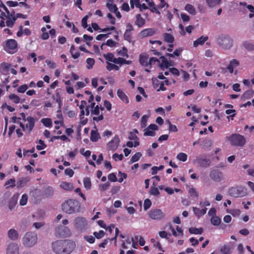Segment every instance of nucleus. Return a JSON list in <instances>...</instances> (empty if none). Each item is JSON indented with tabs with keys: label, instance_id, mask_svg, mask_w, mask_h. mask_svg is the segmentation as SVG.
Here are the masks:
<instances>
[{
	"label": "nucleus",
	"instance_id": "1",
	"mask_svg": "<svg viewBox=\"0 0 254 254\" xmlns=\"http://www.w3.org/2000/svg\"><path fill=\"white\" fill-rule=\"evenodd\" d=\"M75 248V244L70 240H58L52 243L53 251L56 254H70Z\"/></svg>",
	"mask_w": 254,
	"mask_h": 254
},
{
	"label": "nucleus",
	"instance_id": "2",
	"mask_svg": "<svg viewBox=\"0 0 254 254\" xmlns=\"http://www.w3.org/2000/svg\"><path fill=\"white\" fill-rule=\"evenodd\" d=\"M62 207L66 213L72 214L79 211L80 204L77 200L69 199L63 203Z\"/></svg>",
	"mask_w": 254,
	"mask_h": 254
},
{
	"label": "nucleus",
	"instance_id": "3",
	"mask_svg": "<svg viewBox=\"0 0 254 254\" xmlns=\"http://www.w3.org/2000/svg\"><path fill=\"white\" fill-rule=\"evenodd\" d=\"M217 44L224 50H229L233 46V39L228 35H221L217 38Z\"/></svg>",
	"mask_w": 254,
	"mask_h": 254
},
{
	"label": "nucleus",
	"instance_id": "4",
	"mask_svg": "<svg viewBox=\"0 0 254 254\" xmlns=\"http://www.w3.org/2000/svg\"><path fill=\"white\" fill-rule=\"evenodd\" d=\"M38 237L34 232H27L22 238V244L26 248H31L37 243Z\"/></svg>",
	"mask_w": 254,
	"mask_h": 254
},
{
	"label": "nucleus",
	"instance_id": "5",
	"mask_svg": "<svg viewBox=\"0 0 254 254\" xmlns=\"http://www.w3.org/2000/svg\"><path fill=\"white\" fill-rule=\"evenodd\" d=\"M228 193L230 196L235 198L243 197L247 194V190L242 186H238L229 189Z\"/></svg>",
	"mask_w": 254,
	"mask_h": 254
},
{
	"label": "nucleus",
	"instance_id": "6",
	"mask_svg": "<svg viewBox=\"0 0 254 254\" xmlns=\"http://www.w3.org/2000/svg\"><path fill=\"white\" fill-rule=\"evenodd\" d=\"M231 145L242 147L246 143L245 138L239 134H233L229 137Z\"/></svg>",
	"mask_w": 254,
	"mask_h": 254
},
{
	"label": "nucleus",
	"instance_id": "7",
	"mask_svg": "<svg viewBox=\"0 0 254 254\" xmlns=\"http://www.w3.org/2000/svg\"><path fill=\"white\" fill-rule=\"evenodd\" d=\"M73 225L75 229L79 231H82L86 229L88 222L85 218L77 217L74 220Z\"/></svg>",
	"mask_w": 254,
	"mask_h": 254
},
{
	"label": "nucleus",
	"instance_id": "8",
	"mask_svg": "<svg viewBox=\"0 0 254 254\" xmlns=\"http://www.w3.org/2000/svg\"><path fill=\"white\" fill-rule=\"evenodd\" d=\"M239 5L241 6L239 7V10L240 11L243 13L247 12V9H248L251 13L249 15L250 18H252L254 16V6L251 4H247L245 2H240Z\"/></svg>",
	"mask_w": 254,
	"mask_h": 254
},
{
	"label": "nucleus",
	"instance_id": "9",
	"mask_svg": "<svg viewBox=\"0 0 254 254\" xmlns=\"http://www.w3.org/2000/svg\"><path fill=\"white\" fill-rule=\"evenodd\" d=\"M210 179L215 182H220L223 179V174L217 169H212L209 173Z\"/></svg>",
	"mask_w": 254,
	"mask_h": 254
},
{
	"label": "nucleus",
	"instance_id": "10",
	"mask_svg": "<svg viewBox=\"0 0 254 254\" xmlns=\"http://www.w3.org/2000/svg\"><path fill=\"white\" fill-rule=\"evenodd\" d=\"M56 235L61 237H66L70 235V231L67 227L60 226L56 229Z\"/></svg>",
	"mask_w": 254,
	"mask_h": 254
},
{
	"label": "nucleus",
	"instance_id": "11",
	"mask_svg": "<svg viewBox=\"0 0 254 254\" xmlns=\"http://www.w3.org/2000/svg\"><path fill=\"white\" fill-rule=\"evenodd\" d=\"M17 43L14 39L7 40L6 43V51L9 53H14L17 51Z\"/></svg>",
	"mask_w": 254,
	"mask_h": 254
},
{
	"label": "nucleus",
	"instance_id": "12",
	"mask_svg": "<svg viewBox=\"0 0 254 254\" xmlns=\"http://www.w3.org/2000/svg\"><path fill=\"white\" fill-rule=\"evenodd\" d=\"M149 216L153 220H160L164 217V214L161 209H154L150 210Z\"/></svg>",
	"mask_w": 254,
	"mask_h": 254
},
{
	"label": "nucleus",
	"instance_id": "13",
	"mask_svg": "<svg viewBox=\"0 0 254 254\" xmlns=\"http://www.w3.org/2000/svg\"><path fill=\"white\" fill-rule=\"evenodd\" d=\"M6 254H19V247L15 243H10L6 248Z\"/></svg>",
	"mask_w": 254,
	"mask_h": 254
},
{
	"label": "nucleus",
	"instance_id": "14",
	"mask_svg": "<svg viewBox=\"0 0 254 254\" xmlns=\"http://www.w3.org/2000/svg\"><path fill=\"white\" fill-rule=\"evenodd\" d=\"M120 143V139L118 136L116 135L108 143L107 148L108 150L115 151L116 150Z\"/></svg>",
	"mask_w": 254,
	"mask_h": 254
},
{
	"label": "nucleus",
	"instance_id": "15",
	"mask_svg": "<svg viewBox=\"0 0 254 254\" xmlns=\"http://www.w3.org/2000/svg\"><path fill=\"white\" fill-rule=\"evenodd\" d=\"M7 236L9 239L12 241H16L19 238V234L15 229H10L7 232Z\"/></svg>",
	"mask_w": 254,
	"mask_h": 254
},
{
	"label": "nucleus",
	"instance_id": "16",
	"mask_svg": "<svg viewBox=\"0 0 254 254\" xmlns=\"http://www.w3.org/2000/svg\"><path fill=\"white\" fill-rule=\"evenodd\" d=\"M196 160L198 165L203 168H207L210 166V161L209 159L207 158H198Z\"/></svg>",
	"mask_w": 254,
	"mask_h": 254
},
{
	"label": "nucleus",
	"instance_id": "17",
	"mask_svg": "<svg viewBox=\"0 0 254 254\" xmlns=\"http://www.w3.org/2000/svg\"><path fill=\"white\" fill-rule=\"evenodd\" d=\"M155 33V31L152 28H147L141 31L139 35L141 38L152 36Z\"/></svg>",
	"mask_w": 254,
	"mask_h": 254
},
{
	"label": "nucleus",
	"instance_id": "18",
	"mask_svg": "<svg viewBox=\"0 0 254 254\" xmlns=\"http://www.w3.org/2000/svg\"><path fill=\"white\" fill-rule=\"evenodd\" d=\"M27 121L28 123L25 125V128L28 129V133H30L34 127V119L33 117L29 116L27 118Z\"/></svg>",
	"mask_w": 254,
	"mask_h": 254
},
{
	"label": "nucleus",
	"instance_id": "19",
	"mask_svg": "<svg viewBox=\"0 0 254 254\" xmlns=\"http://www.w3.org/2000/svg\"><path fill=\"white\" fill-rule=\"evenodd\" d=\"M30 180V179L28 177H23L20 178L17 182L16 186L18 188H21L24 187L28 182Z\"/></svg>",
	"mask_w": 254,
	"mask_h": 254
},
{
	"label": "nucleus",
	"instance_id": "20",
	"mask_svg": "<svg viewBox=\"0 0 254 254\" xmlns=\"http://www.w3.org/2000/svg\"><path fill=\"white\" fill-rule=\"evenodd\" d=\"M239 65V62L236 59H233L230 61L229 64L227 67L230 73H232L234 71V68Z\"/></svg>",
	"mask_w": 254,
	"mask_h": 254
},
{
	"label": "nucleus",
	"instance_id": "21",
	"mask_svg": "<svg viewBox=\"0 0 254 254\" xmlns=\"http://www.w3.org/2000/svg\"><path fill=\"white\" fill-rule=\"evenodd\" d=\"M149 58V55L146 53H143L141 54L139 56V62L140 64L144 66H146L148 65V59Z\"/></svg>",
	"mask_w": 254,
	"mask_h": 254
},
{
	"label": "nucleus",
	"instance_id": "22",
	"mask_svg": "<svg viewBox=\"0 0 254 254\" xmlns=\"http://www.w3.org/2000/svg\"><path fill=\"white\" fill-rule=\"evenodd\" d=\"M208 38L207 36H201L196 40L193 42V46L194 47H197L199 45H203L205 42H206L208 40Z\"/></svg>",
	"mask_w": 254,
	"mask_h": 254
},
{
	"label": "nucleus",
	"instance_id": "23",
	"mask_svg": "<svg viewBox=\"0 0 254 254\" xmlns=\"http://www.w3.org/2000/svg\"><path fill=\"white\" fill-rule=\"evenodd\" d=\"M118 96L124 102L128 103L129 101L128 97L125 94V93L121 89H118L117 91Z\"/></svg>",
	"mask_w": 254,
	"mask_h": 254
},
{
	"label": "nucleus",
	"instance_id": "24",
	"mask_svg": "<svg viewBox=\"0 0 254 254\" xmlns=\"http://www.w3.org/2000/svg\"><path fill=\"white\" fill-rule=\"evenodd\" d=\"M136 21L135 24L139 27H142L143 25H144L145 23V20L144 19L141 17V15L140 14H138L136 15Z\"/></svg>",
	"mask_w": 254,
	"mask_h": 254
},
{
	"label": "nucleus",
	"instance_id": "25",
	"mask_svg": "<svg viewBox=\"0 0 254 254\" xmlns=\"http://www.w3.org/2000/svg\"><path fill=\"white\" fill-rule=\"evenodd\" d=\"M164 41L168 43H173L174 41V37L171 34L165 33L163 34Z\"/></svg>",
	"mask_w": 254,
	"mask_h": 254
},
{
	"label": "nucleus",
	"instance_id": "26",
	"mask_svg": "<svg viewBox=\"0 0 254 254\" xmlns=\"http://www.w3.org/2000/svg\"><path fill=\"white\" fill-rule=\"evenodd\" d=\"M207 5L209 7H214L219 5L221 0H206Z\"/></svg>",
	"mask_w": 254,
	"mask_h": 254
},
{
	"label": "nucleus",
	"instance_id": "27",
	"mask_svg": "<svg viewBox=\"0 0 254 254\" xmlns=\"http://www.w3.org/2000/svg\"><path fill=\"white\" fill-rule=\"evenodd\" d=\"M60 187L63 188L64 190H71L73 189V187L72 185V184L69 183H67L65 182H62L61 185Z\"/></svg>",
	"mask_w": 254,
	"mask_h": 254
},
{
	"label": "nucleus",
	"instance_id": "28",
	"mask_svg": "<svg viewBox=\"0 0 254 254\" xmlns=\"http://www.w3.org/2000/svg\"><path fill=\"white\" fill-rule=\"evenodd\" d=\"M243 46L245 49L249 51H254V44L250 42L245 41L243 42Z\"/></svg>",
	"mask_w": 254,
	"mask_h": 254
},
{
	"label": "nucleus",
	"instance_id": "29",
	"mask_svg": "<svg viewBox=\"0 0 254 254\" xmlns=\"http://www.w3.org/2000/svg\"><path fill=\"white\" fill-rule=\"evenodd\" d=\"M124 38L125 40L127 41L129 43H131L132 45H134L135 41L132 40L131 32L126 31L124 35Z\"/></svg>",
	"mask_w": 254,
	"mask_h": 254
},
{
	"label": "nucleus",
	"instance_id": "30",
	"mask_svg": "<svg viewBox=\"0 0 254 254\" xmlns=\"http://www.w3.org/2000/svg\"><path fill=\"white\" fill-rule=\"evenodd\" d=\"M189 231L190 234H201L203 232V229L202 228H196L195 227H190L189 228Z\"/></svg>",
	"mask_w": 254,
	"mask_h": 254
},
{
	"label": "nucleus",
	"instance_id": "31",
	"mask_svg": "<svg viewBox=\"0 0 254 254\" xmlns=\"http://www.w3.org/2000/svg\"><path fill=\"white\" fill-rule=\"evenodd\" d=\"M160 59L162 60V63L160 64V67L162 68H167L169 65V62L164 56H161Z\"/></svg>",
	"mask_w": 254,
	"mask_h": 254
},
{
	"label": "nucleus",
	"instance_id": "32",
	"mask_svg": "<svg viewBox=\"0 0 254 254\" xmlns=\"http://www.w3.org/2000/svg\"><path fill=\"white\" fill-rule=\"evenodd\" d=\"M185 9L190 14L195 15L196 13L195 8L190 4H187L185 6Z\"/></svg>",
	"mask_w": 254,
	"mask_h": 254
},
{
	"label": "nucleus",
	"instance_id": "33",
	"mask_svg": "<svg viewBox=\"0 0 254 254\" xmlns=\"http://www.w3.org/2000/svg\"><path fill=\"white\" fill-rule=\"evenodd\" d=\"M131 63V61H127L122 58H118L117 60H115V64H130Z\"/></svg>",
	"mask_w": 254,
	"mask_h": 254
},
{
	"label": "nucleus",
	"instance_id": "34",
	"mask_svg": "<svg viewBox=\"0 0 254 254\" xmlns=\"http://www.w3.org/2000/svg\"><path fill=\"white\" fill-rule=\"evenodd\" d=\"M142 154L140 152H136L130 159L129 163L132 164L134 162L137 161L141 157Z\"/></svg>",
	"mask_w": 254,
	"mask_h": 254
},
{
	"label": "nucleus",
	"instance_id": "35",
	"mask_svg": "<svg viewBox=\"0 0 254 254\" xmlns=\"http://www.w3.org/2000/svg\"><path fill=\"white\" fill-rule=\"evenodd\" d=\"M83 184L85 188L88 190L90 189L91 187V182L90 179L88 177L84 178L83 179Z\"/></svg>",
	"mask_w": 254,
	"mask_h": 254
},
{
	"label": "nucleus",
	"instance_id": "36",
	"mask_svg": "<svg viewBox=\"0 0 254 254\" xmlns=\"http://www.w3.org/2000/svg\"><path fill=\"white\" fill-rule=\"evenodd\" d=\"M254 94V91L252 89L248 90L247 91H246L243 95H242V97L244 99H250Z\"/></svg>",
	"mask_w": 254,
	"mask_h": 254
},
{
	"label": "nucleus",
	"instance_id": "37",
	"mask_svg": "<svg viewBox=\"0 0 254 254\" xmlns=\"http://www.w3.org/2000/svg\"><path fill=\"white\" fill-rule=\"evenodd\" d=\"M99 137V134L97 131L94 130L91 131L90 137V139L91 141L94 142L97 141Z\"/></svg>",
	"mask_w": 254,
	"mask_h": 254
},
{
	"label": "nucleus",
	"instance_id": "38",
	"mask_svg": "<svg viewBox=\"0 0 254 254\" xmlns=\"http://www.w3.org/2000/svg\"><path fill=\"white\" fill-rule=\"evenodd\" d=\"M104 57L107 61L115 63V60L117 58H114V55L112 53H108L104 55Z\"/></svg>",
	"mask_w": 254,
	"mask_h": 254
},
{
	"label": "nucleus",
	"instance_id": "39",
	"mask_svg": "<svg viewBox=\"0 0 254 254\" xmlns=\"http://www.w3.org/2000/svg\"><path fill=\"white\" fill-rule=\"evenodd\" d=\"M210 221H211V224L214 226L219 225L221 222L220 218L216 216H213L211 218Z\"/></svg>",
	"mask_w": 254,
	"mask_h": 254
},
{
	"label": "nucleus",
	"instance_id": "40",
	"mask_svg": "<svg viewBox=\"0 0 254 254\" xmlns=\"http://www.w3.org/2000/svg\"><path fill=\"white\" fill-rule=\"evenodd\" d=\"M188 155L185 153H179L177 156V159L180 161L185 162L187 161Z\"/></svg>",
	"mask_w": 254,
	"mask_h": 254
},
{
	"label": "nucleus",
	"instance_id": "41",
	"mask_svg": "<svg viewBox=\"0 0 254 254\" xmlns=\"http://www.w3.org/2000/svg\"><path fill=\"white\" fill-rule=\"evenodd\" d=\"M106 6L110 10V11L112 12L115 13V12H117V10H118V8L116 4H113L112 3H110L108 2L106 4Z\"/></svg>",
	"mask_w": 254,
	"mask_h": 254
},
{
	"label": "nucleus",
	"instance_id": "42",
	"mask_svg": "<svg viewBox=\"0 0 254 254\" xmlns=\"http://www.w3.org/2000/svg\"><path fill=\"white\" fill-rule=\"evenodd\" d=\"M230 250L231 248L229 246L224 245L221 247L220 251L223 254H230Z\"/></svg>",
	"mask_w": 254,
	"mask_h": 254
},
{
	"label": "nucleus",
	"instance_id": "43",
	"mask_svg": "<svg viewBox=\"0 0 254 254\" xmlns=\"http://www.w3.org/2000/svg\"><path fill=\"white\" fill-rule=\"evenodd\" d=\"M5 186H7L6 188L9 187H14L15 186V180L14 178L10 179L5 183Z\"/></svg>",
	"mask_w": 254,
	"mask_h": 254
},
{
	"label": "nucleus",
	"instance_id": "44",
	"mask_svg": "<svg viewBox=\"0 0 254 254\" xmlns=\"http://www.w3.org/2000/svg\"><path fill=\"white\" fill-rule=\"evenodd\" d=\"M16 20V17H13L11 18L10 17H8V19L6 21V25L7 26L9 27H12L14 25L15 21Z\"/></svg>",
	"mask_w": 254,
	"mask_h": 254
},
{
	"label": "nucleus",
	"instance_id": "45",
	"mask_svg": "<svg viewBox=\"0 0 254 254\" xmlns=\"http://www.w3.org/2000/svg\"><path fill=\"white\" fill-rule=\"evenodd\" d=\"M54 194V190L51 187H47L45 190V195L46 197H50Z\"/></svg>",
	"mask_w": 254,
	"mask_h": 254
},
{
	"label": "nucleus",
	"instance_id": "46",
	"mask_svg": "<svg viewBox=\"0 0 254 254\" xmlns=\"http://www.w3.org/2000/svg\"><path fill=\"white\" fill-rule=\"evenodd\" d=\"M107 64L108 65L106 68L109 71H111L113 69H115L116 70H118L119 69V67L115 64H113L108 62L107 63Z\"/></svg>",
	"mask_w": 254,
	"mask_h": 254
},
{
	"label": "nucleus",
	"instance_id": "47",
	"mask_svg": "<svg viewBox=\"0 0 254 254\" xmlns=\"http://www.w3.org/2000/svg\"><path fill=\"white\" fill-rule=\"evenodd\" d=\"M8 97L9 99L13 100L15 103H18L20 101L19 97L14 94H10Z\"/></svg>",
	"mask_w": 254,
	"mask_h": 254
},
{
	"label": "nucleus",
	"instance_id": "48",
	"mask_svg": "<svg viewBox=\"0 0 254 254\" xmlns=\"http://www.w3.org/2000/svg\"><path fill=\"white\" fill-rule=\"evenodd\" d=\"M118 55H121V56H122L123 57H125L126 58H128V55L127 54V50L125 47H123L122 48V50H120V51H118Z\"/></svg>",
	"mask_w": 254,
	"mask_h": 254
},
{
	"label": "nucleus",
	"instance_id": "49",
	"mask_svg": "<svg viewBox=\"0 0 254 254\" xmlns=\"http://www.w3.org/2000/svg\"><path fill=\"white\" fill-rule=\"evenodd\" d=\"M130 6L132 8H133L134 5L137 7H140L141 4L140 3L139 0H130Z\"/></svg>",
	"mask_w": 254,
	"mask_h": 254
},
{
	"label": "nucleus",
	"instance_id": "50",
	"mask_svg": "<svg viewBox=\"0 0 254 254\" xmlns=\"http://www.w3.org/2000/svg\"><path fill=\"white\" fill-rule=\"evenodd\" d=\"M41 122L47 127H50L52 126V120L49 118L42 119Z\"/></svg>",
	"mask_w": 254,
	"mask_h": 254
},
{
	"label": "nucleus",
	"instance_id": "51",
	"mask_svg": "<svg viewBox=\"0 0 254 254\" xmlns=\"http://www.w3.org/2000/svg\"><path fill=\"white\" fill-rule=\"evenodd\" d=\"M86 63L87 64V68L88 69H91L93 67V65L95 64V60L92 58H88L86 60Z\"/></svg>",
	"mask_w": 254,
	"mask_h": 254
},
{
	"label": "nucleus",
	"instance_id": "52",
	"mask_svg": "<svg viewBox=\"0 0 254 254\" xmlns=\"http://www.w3.org/2000/svg\"><path fill=\"white\" fill-rule=\"evenodd\" d=\"M38 143H39V145H37L36 146V148L38 150H41L47 147V145L44 143V142L42 139H39L38 140Z\"/></svg>",
	"mask_w": 254,
	"mask_h": 254
},
{
	"label": "nucleus",
	"instance_id": "53",
	"mask_svg": "<svg viewBox=\"0 0 254 254\" xmlns=\"http://www.w3.org/2000/svg\"><path fill=\"white\" fill-rule=\"evenodd\" d=\"M105 234V233L103 230L99 231V232H94L93 233L94 236L98 239L103 238Z\"/></svg>",
	"mask_w": 254,
	"mask_h": 254
},
{
	"label": "nucleus",
	"instance_id": "54",
	"mask_svg": "<svg viewBox=\"0 0 254 254\" xmlns=\"http://www.w3.org/2000/svg\"><path fill=\"white\" fill-rule=\"evenodd\" d=\"M148 117L149 116L147 115H143L142 117L141 120V127L142 128H144L146 126V123Z\"/></svg>",
	"mask_w": 254,
	"mask_h": 254
},
{
	"label": "nucleus",
	"instance_id": "55",
	"mask_svg": "<svg viewBox=\"0 0 254 254\" xmlns=\"http://www.w3.org/2000/svg\"><path fill=\"white\" fill-rule=\"evenodd\" d=\"M151 205V200L150 199H149L148 198L144 200V204H143L144 209L145 210H147L148 209H149L150 208Z\"/></svg>",
	"mask_w": 254,
	"mask_h": 254
},
{
	"label": "nucleus",
	"instance_id": "56",
	"mask_svg": "<svg viewBox=\"0 0 254 254\" xmlns=\"http://www.w3.org/2000/svg\"><path fill=\"white\" fill-rule=\"evenodd\" d=\"M167 122L168 123L169 125V130L170 131L175 132L178 131L177 127L175 125H172L169 120H167Z\"/></svg>",
	"mask_w": 254,
	"mask_h": 254
},
{
	"label": "nucleus",
	"instance_id": "57",
	"mask_svg": "<svg viewBox=\"0 0 254 254\" xmlns=\"http://www.w3.org/2000/svg\"><path fill=\"white\" fill-rule=\"evenodd\" d=\"M28 199L27 195L25 194H23L20 200V204L21 205H24L27 203Z\"/></svg>",
	"mask_w": 254,
	"mask_h": 254
},
{
	"label": "nucleus",
	"instance_id": "58",
	"mask_svg": "<svg viewBox=\"0 0 254 254\" xmlns=\"http://www.w3.org/2000/svg\"><path fill=\"white\" fill-rule=\"evenodd\" d=\"M118 175L120 177V179L118 180V181L120 183H122L124 179H126L127 178V174L124 173H122L121 171L118 172Z\"/></svg>",
	"mask_w": 254,
	"mask_h": 254
},
{
	"label": "nucleus",
	"instance_id": "59",
	"mask_svg": "<svg viewBox=\"0 0 254 254\" xmlns=\"http://www.w3.org/2000/svg\"><path fill=\"white\" fill-rule=\"evenodd\" d=\"M84 239L88 243L93 244L94 243L95 239L92 236H85Z\"/></svg>",
	"mask_w": 254,
	"mask_h": 254
},
{
	"label": "nucleus",
	"instance_id": "60",
	"mask_svg": "<svg viewBox=\"0 0 254 254\" xmlns=\"http://www.w3.org/2000/svg\"><path fill=\"white\" fill-rule=\"evenodd\" d=\"M164 168L163 165H161L159 167L156 166H154L152 168V175H155L157 174V171L159 170H161Z\"/></svg>",
	"mask_w": 254,
	"mask_h": 254
},
{
	"label": "nucleus",
	"instance_id": "61",
	"mask_svg": "<svg viewBox=\"0 0 254 254\" xmlns=\"http://www.w3.org/2000/svg\"><path fill=\"white\" fill-rule=\"evenodd\" d=\"M144 136H154L155 135V133L154 131L152 130H149V129H145L144 130Z\"/></svg>",
	"mask_w": 254,
	"mask_h": 254
},
{
	"label": "nucleus",
	"instance_id": "62",
	"mask_svg": "<svg viewBox=\"0 0 254 254\" xmlns=\"http://www.w3.org/2000/svg\"><path fill=\"white\" fill-rule=\"evenodd\" d=\"M28 86L26 84H23L19 87L17 91L19 93H24L28 89Z\"/></svg>",
	"mask_w": 254,
	"mask_h": 254
},
{
	"label": "nucleus",
	"instance_id": "63",
	"mask_svg": "<svg viewBox=\"0 0 254 254\" xmlns=\"http://www.w3.org/2000/svg\"><path fill=\"white\" fill-rule=\"evenodd\" d=\"M150 193L154 195H158L160 194L159 190L156 188H151Z\"/></svg>",
	"mask_w": 254,
	"mask_h": 254
},
{
	"label": "nucleus",
	"instance_id": "64",
	"mask_svg": "<svg viewBox=\"0 0 254 254\" xmlns=\"http://www.w3.org/2000/svg\"><path fill=\"white\" fill-rule=\"evenodd\" d=\"M1 69L4 71H7L10 66V64L3 63L1 64Z\"/></svg>",
	"mask_w": 254,
	"mask_h": 254
}]
</instances>
